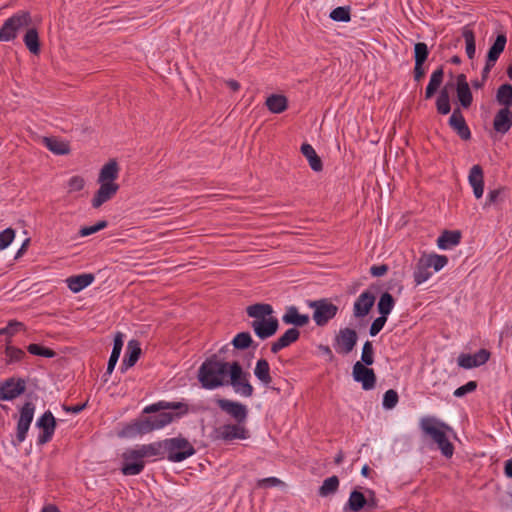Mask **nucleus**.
<instances>
[{"label":"nucleus","mask_w":512,"mask_h":512,"mask_svg":"<svg viewBox=\"0 0 512 512\" xmlns=\"http://www.w3.org/2000/svg\"><path fill=\"white\" fill-rule=\"evenodd\" d=\"M476 387L477 384L475 381H469L465 385L457 388L453 394L455 397L461 398L466 394L473 392L476 389Z\"/></svg>","instance_id":"bf43d9fd"},{"label":"nucleus","mask_w":512,"mask_h":512,"mask_svg":"<svg viewBox=\"0 0 512 512\" xmlns=\"http://www.w3.org/2000/svg\"><path fill=\"white\" fill-rule=\"evenodd\" d=\"M352 375L356 382L361 383L364 390H371L375 387L376 376L373 369L366 367L360 361L354 364Z\"/></svg>","instance_id":"9b49d317"},{"label":"nucleus","mask_w":512,"mask_h":512,"mask_svg":"<svg viewBox=\"0 0 512 512\" xmlns=\"http://www.w3.org/2000/svg\"><path fill=\"white\" fill-rule=\"evenodd\" d=\"M227 385H230L236 394L245 398L251 397L254 392V388L250 383V374L244 371L237 361L231 362Z\"/></svg>","instance_id":"0eeeda50"},{"label":"nucleus","mask_w":512,"mask_h":512,"mask_svg":"<svg viewBox=\"0 0 512 512\" xmlns=\"http://www.w3.org/2000/svg\"><path fill=\"white\" fill-rule=\"evenodd\" d=\"M357 333L351 328L341 329L336 336V350L339 353H350L357 343Z\"/></svg>","instance_id":"ddd939ff"},{"label":"nucleus","mask_w":512,"mask_h":512,"mask_svg":"<svg viewBox=\"0 0 512 512\" xmlns=\"http://www.w3.org/2000/svg\"><path fill=\"white\" fill-rule=\"evenodd\" d=\"M119 356H120V353H117L116 351L111 352V355H110V358L108 361V365H107V373L108 374H111L113 372L115 365L117 364V361L119 359Z\"/></svg>","instance_id":"e2e57ef3"},{"label":"nucleus","mask_w":512,"mask_h":512,"mask_svg":"<svg viewBox=\"0 0 512 512\" xmlns=\"http://www.w3.org/2000/svg\"><path fill=\"white\" fill-rule=\"evenodd\" d=\"M231 362L219 360L215 355L206 359L198 369L197 378L201 387L214 390L227 385Z\"/></svg>","instance_id":"7ed1b4c3"},{"label":"nucleus","mask_w":512,"mask_h":512,"mask_svg":"<svg viewBox=\"0 0 512 512\" xmlns=\"http://www.w3.org/2000/svg\"><path fill=\"white\" fill-rule=\"evenodd\" d=\"M278 320L274 317H268V319L254 320L251 323L255 334L260 339H267L273 336L278 330Z\"/></svg>","instance_id":"a211bd4d"},{"label":"nucleus","mask_w":512,"mask_h":512,"mask_svg":"<svg viewBox=\"0 0 512 512\" xmlns=\"http://www.w3.org/2000/svg\"><path fill=\"white\" fill-rule=\"evenodd\" d=\"M431 268L427 265L422 256L418 259L414 272L413 278L416 285H421L426 282L432 276Z\"/></svg>","instance_id":"c756f323"},{"label":"nucleus","mask_w":512,"mask_h":512,"mask_svg":"<svg viewBox=\"0 0 512 512\" xmlns=\"http://www.w3.org/2000/svg\"><path fill=\"white\" fill-rule=\"evenodd\" d=\"M425 74V71L423 69V65H418L415 63L414 67V78L416 81H419Z\"/></svg>","instance_id":"338daca9"},{"label":"nucleus","mask_w":512,"mask_h":512,"mask_svg":"<svg viewBox=\"0 0 512 512\" xmlns=\"http://www.w3.org/2000/svg\"><path fill=\"white\" fill-rule=\"evenodd\" d=\"M308 306L314 310L313 320L318 326L326 325L338 312V307L328 299L309 301Z\"/></svg>","instance_id":"1a4fd4ad"},{"label":"nucleus","mask_w":512,"mask_h":512,"mask_svg":"<svg viewBox=\"0 0 512 512\" xmlns=\"http://www.w3.org/2000/svg\"><path fill=\"white\" fill-rule=\"evenodd\" d=\"M460 232L458 231H445L437 240V245L440 249H450L460 242Z\"/></svg>","instance_id":"c9c22d12"},{"label":"nucleus","mask_w":512,"mask_h":512,"mask_svg":"<svg viewBox=\"0 0 512 512\" xmlns=\"http://www.w3.org/2000/svg\"><path fill=\"white\" fill-rule=\"evenodd\" d=\"M36 426L42 430L38 443L45 444L52 439L56 427V420L50 411H46L36 422Z\"/></svg>","instance_id":"4468645a"},{"label":"nucleus","mask_w":512,"mask_h":512,"mask_svg":"<svg viewBox=\"0 0 512 512\" xmlns=\"http://www.w3.org/2000/svg\"><path fill=\"white\" fill-rule=\"evenodd\" d=\"M216 402L221 410L233 417L238 423L246 421L248 410L244 404L228 399H218Z\"/></svg>","instance_id":"f8f14e48"},{"label":"nucleus","mask_w":512,"mask_h":512,"mask_svg":"<svg viewBox=\"0 0 512 512\" xmlns=\"http://www.w3.org/2000/svg\"><path fill=\"white\" fill-rule=\"evenodd\" d=\"M366 505H369L367 498L360 491L354 490L350 493L345 510L349 509L352 512H359Z\"/></svg>","instance_id":"473e14b6"},{"label":"nucleus","mask_w":512,"mask_h":512,"mask_svg":"<svg viewBox=\"0 0 512 512\" xmlns=\"http://www.w3.org/2000/svg\"><path fill=\"white\" fill-rule=\"evenodd\" d=\"M23 42L29 52L33 55L40 53L39 34L35 27H28L23 37Z\"/></svg>","instance_id":"cd10ccee"},{"label":"nucleus","mask_w":512,"mask_h":512,"mask_svg":"<svg viewBox=\"0 0 512 512\" xmlns=\"http://www.w3.org/2000/svg\"><path fill=\"white\" fill-rule=\"evenodd\" d=\"M468 182L473 189L476 199H480L484 193V172L480 165H473L469 171Z\"/></svg>","instance_id":"412c9836"},{"label":"nucleus","mask_w":512,"mask_h":512,"mask_svg":"<svg viewBox=\"0 0 512 512\" xmlns=\"http://www.w3.org/2000/svg\"><path fill=\"white\" fill-rule=\"evenodd\" d=\"M143 412L149 414L160 413L127 425L121 431V436L134 437L138 434H146L153 430L162 429L175 419L186 415L189 412V406L184 402L159 401L146 406Z\"/></svg>","instance_id":"f257e3e1"},{"label":"nucleus","mask_w":512,"mask_h":512,"mask_svg":"<svg viewBox=\"0 0 512 512\" xmlns=\"http://www.w3.org/2000/svg\"><path fill=\"white\" fill-rule=\"evenodd\" d=\"M282 321L287 325L303 327L308 324L309 316L306 314H300L295 306H289L287 307L285 314L282 316Z\"/></svg>","instance_id":"393cba45"},{"label":"nucleus","mask_w":512,"mask_h":512,"mask_svg":"<svg viewBox=\"0 0 512 512\" xmlns=\"http://www.w3.org/2000/svg\"><path fill=\"white\" fill-rule=\"evenodd\" d=\"M422 258L425 260L429 268L433 269L434 272H438L441 269H443L447 263L448 258L445 255H439V254H424L422 255Z\"/></svg>","instance_id":"4c0bfd02"},{"label":"nucleus","mask_w":512,"mask_h":512,"mask_svg":"<svg viewBox=\"0 0 512 512\" xmlns=\"http://www.w3.org/2000/svg\"><path fill=\"white\" fill-rule=\"evenodd\" d=\"M25 391V381L10 378L0 387V400H13Z\"/></svg>","instance_id":"f3484780"},{"label":"nucleus","mask_w":512,"mask_h":512,"mask_svg":"<svg viewBox=\"0 0 512 512\" xmlns=\"http://www.w3.org/2000/svg\"><path fill=\"white\" fill-rule=\"evenodd\" d=\"M388 267L386 265H377L370 268V273L375 277H380L386 274Z\"/></svg>","instance_id":"0e129e2a"},{"label":"nucleus","mask_w":512,"mask_h":512,"mask_svg":"<svg viewBox=\"0 0 512 512\" xmlns=\"http://www.w3.org/2000/svg\"><path fill=\"white\" fill-rule=\"evenodd\" d=\"M374 362V349L370 341H366L362 348L361 363L369 366Z\"/></svg>","instance_id":"8fccbe9b"},{"label":"nucleus","mask_w":512,"mask_h":512,"mask_svg":"<svg viewBox=\"0 0 512 512\" xmlns=\"http://www.w3.org/2000/svg\"><path fill=\"white\" fill-rule=\"evenodd\" d=\"M95 277L93 274L86 273V274H80L76 276H71L66 279V283L68 288L74 292L78 293L87 286H89L93 281Z\"/></svg>","instance_id":"bb28decb"},{"label":"nucleus","mask_w":512,"mask_h":512,"mask_svg":"<svg viewBox=\"0 0 512 512\" xmlns=\"http://www.w3.org/2000/svg\"><path fill=\"white\" fill-rule=\"evenodd\" d=\"M449 124L453 128V130L456 131L460 138H462L463 140L470 139V129L467 126L465 119L459 109H455L453 111L449 119Z\"/></svg>","instance_id":"b1692460"},{"label":"nucleus","mask_w":512,"mask_h":512,"mask_svg":"<svg viewBox=\"0 0 512 512\" xmlns=\"http://www.w3.org/2000/svg\"><path fill=\"white\" fill-rule=\"evenodd\" d=\"M141 354L140 344L136 340H130L127 344L126 354L122 365L130 368L135 365Z\"/></svg>","instance_id":"c85d7f7f"},{"label":"nucleus","mask_w":512,"mask_h":512,"mask_svg":"<svg viewBox=\"0 0 512 512\" xmlns=\"http://www.w3.org/2000/svg\"><path fill=\"white\" fill-rule=\"evenodd\" d=\"M123 347V334L118 332L114 337L113 349L112 351H116L117 353H121Z\"/></svg>","instance_id":"69168bd1"},{"label":"nucleus","mask_w":512,"mask_h":512,"mask_svg":"<svg viewBox=\"0 0 512 512\" xmlns=\"http://www.w3.org/2000/svg\"><path fill=\"white\" fill-rule=\"evenodd\" d=\"M301 152L306 157L312 170L319 172L322 170V161L317 155L315 149L310 144H303Z\"/></svg>","instance_id":"72a5a7b5"},{"label":"nucleus","mask_w":512,"mask_h":512,"mask_svg":"<svg viewBox=\"0 0 512 512\" xmlns=\"http://www.w3.org/2000/svg\"><path fill=\"white\" fill-rule=\"evenodd\" d=\"M375 303V295L371 291L362 292L353 305V314L356 318L365 317Z\"/></svg>","instance_id":"aec40b11"},{"label":"nucleus","mask_w":512,"mask_h":512,"mask_svg":"<svg viewBox=\"0 0 512 512\" xmlns=\"http://www.w3.org/2000/svg\"><path fill=\"white\" fill-rule=\"evenodd\" d=\"M507 43V38L505 34H499L495 40V42L490 47L485 67L483 69V77H486L492 67L495 65L501 53L504 51Z\"/></svg>","instance_id":"2eb2a0df"},{"label":"nucleus","mask_w":512,"mask_h":512,"mask_svg":"<svg viewBox=\"0 0 512 512\" xmlns=\"http://www.w3.org/2000/svg\"><path fill=\"white\" fill-rule=\"evenodd\" d=\"M159 453L160 444L158 443L138 445L134 448L127 449L122 455V473L126 476L140 474L145 467L144 459L158 456Z\"/></svg>","instance_id":"39448f33"},{"label":"nucleus","mask_w":512,"mask_h":512,"mask_svg":"<svg viewBox=\"0 0 512 512\" xmlns=\"http://www.w3.org/2000/svg\"><path fill=\"white\" fill-rule=\"evenodd\" d=\"M504 472L508 478H512V459L505 462Z\"/></svg>","instance_id":"774afa93"},{"label":"nucleus","mask_w":512,"mask_h":512,"mask_svg":"<svg viewBox=\"0 0 512 512\" xmlns=\"http://www.w3.org/2000/svg\"><path fill=\"white\" fill-rule=\"evenodd\" d=\"M457 98L463 108H468L472 104L473 96L464 74H459L456 78Z\"/></svg>","instance_id":"4be33fe9"},{"label":"nucleus","mask_w":512,"mask_h":512,"mask_svg":"<svg viewBox=\"0 0 512 512\" xmlns=\"http://www.w3.org/2000/svg\"><path fill=\"white\" fill-rule=\"evenodd\" d=\"M272 312V306L269 304L258 303L247 307L248 316L254 318V320L268 319Z\"/></svg>","instance_id":"f704fd0d"},{"label":"nucleus","mask_w":512,"mask_h":512,"mask_svg":"<svg viewBox=\"0 0 512 512\" xmlns=\"http://www.w3.org/2000/svg\"><path fill=\"white\" fill-rule=\"evenodd\" d=\"M85 184V179L82 176L74 175L67 181V192L71 194L81 191Z\"/></svg>","instance_id":"09e8293b"},{"label":"nucleus","mask_w":512,"mask_h":512,"mask_svg":"<svg viewBox=\"0 0 512 512\" xmlns=\"http://www.w3.org/2000/svg\"><path fill=\"white\" fill-rule=\"evenodd\" d=\"M15 231L12 228H7L0 232V251L6 249L14 240Z\"/></svg>","instance_id":"5fc2aeb1"},{"label":"nucleus","mask_w":512,"mask_h":512,"mask_svg":"<svg viewBox=\"0 0 512 512\" xmlns=\"http://www.w3.org/2000/svg\"><path fill=\"white\" fill-rule=\"evenodd\" d=\"M106 226H107L106 221H100L95 225L81 228L79 231V234L82 237H86V236L92 235V234L102 230Z\"/></svg>","instance_id":"4d7b16f0"},{"label":"nucleus","mask_w":512,"mask_h":512,"mask_svg":"<svg viewBox=\"0 0 512 512\" xmlns=\"http://www.w3.org/2000/svg\"><path fill=\"white\" fill-rule=\"evenodd\" d=\"M436 107L438 113L442 115H446L450 112L451 106H450V99H449V93L446 88L442 89L440 91V94L436 100Z\"/></svg>","instance_id":"37998d69"},{"label":"nucleus","mask_w":512,"mask_h":512,"mask_svg":"<svg viewBox=\"0 0 512 512\" xmlns=\"http://www.w3.org/2000/svg\"><path fill=\"white\" fill-rule=\"evenodd\" d=\"M32 23L29 11L20 10L7 18L0 27V42H10L17 38L19 32L27 29Z\"/></svg>","instance_id":"423d86ee"},{"label":"nucleus","mask_w":512,"mask_h":512,"mask_svg":"<svg viewBox=\"0 0 512 512\" xmlns=\"http://www.w3.org/2000/svg\"><path fill=\"white\" fill-rule=\"evenodd\" d=\"M419 427L423 435L437 446L443 456L452 457L454 446L450 441V435L453 429L449 425L436 417L425 416L420 419Z\"/></svg>","instance_id":"f03ea898"},{"label":"nucleus","mask_w":512,"mask_h":512,"mask_svg":"<svg viewBox=\"0 0 512 512\" xmlns=\"http://www.w3.org/2000/svg\"><path fill=\"white\" fill-rule=\"evenodd\" d=\"M266 106L272 113H282L287 109L288 100L284 95L273 94L266 99Z\"/></svg>","instance_id":"2f4dec72"},{"label":"nucleus","mask_w":512,"mask_h":512,"mask_svg":"<svg viewBox=\"0 0 512 512\" xmlns=\"http://www.w3.org/2000/svg\"><path fill=\"white\" fill-rule=\"evenodd\" d=\"M512 127V112L509 108H501L493 120V128L500 134H506Z\"/></svg>","instance_id":"5701e85b"},{"label":"nucleus","mask_w":512,"mask_h":512,"mask_svg":"<svg viewBox=\"0 0 512 512\" xmlns=\"http://www.w3.org/2000/svg\"><path fill=\"white\" fill-rule=\"evenodd\" d=\"M254 375L263 385H270V383L272 382V377L270 375V366L267 360L259 359L256 362L254 368Z\"/></svg>","instance_id":"7c9ffc66"},{"label":"nucleus","mask_w":512,"mask_h":512,"mask_svg":"<svg viewBox=\"0 0 512 512\" xmlns=\"http://www.w3.org/2000/svg\"><path fill=\"white\" fill-rule=\"evenodd\" d=\"M43 142L51 152L57 155H65L69 153L68 144L56 138L45 137Z\"/></svg>","instance_id":"58836bf2"},{"label":"nucleus","mask_w":512,"mask_h":512,"mask_svg":"<svg viewBox=\"0 0 512 512\" xmlns=\"http://www.w3.org/2000/svg\"><path fill=\"white\" fill-rule=\"evenodd\" d=\"M490 357L486 349H481L475 354H461L458 359V365L464 369H471L485 364Z\"/></svg>","instance_id":"6ab92c4d"},{"label":"nucleus","mask_w":512,"mask_h":512,"mask_svg":"<svg viewBox=\"0 0 512 512\" xmlns=\"http://www.w3.org/2000/svg\"><path fill=\"white\" fill-rule=\"evenodd\" d=\"M5 354L10 362L20 361L25 356V353L23 350L13 347V346H7L6 350H5Z\"/></svg>","instance_id":"6e6d98bb"},{"label":"nucleus","mask_w":512,"mask_h":512,"mask_svg":"<svg viewBox=\"0 0 512 512\" xmlns=\"http://www.w3.org/2000/svg\"><path fill=\"white\" fill-rule=\"evenodd\" d=\"M300 336V332L296 328L288 329L281 337H279L271 345V351L276 354L280 350L288 347L293 342L297 341Z\"/></svg>","instance_id":"a878e982"},{"label":"nucleus","mask_w":512,"mask_h":512,"mask_svg":"<svg viewBox=\"0 0 512 512\" xmlns=\"http://www.w3.org/2000/svg\"><path fill=\"white\" fill-rule=\"evenodd\" d=\"M29 353L37 356H43L47 358H52L55 356V352L49 348L42 347L38 344H30L27 347Z\"/></svg>","instance_id":"603ef678"},{"label":"nucleus","mask_w":512,"mask_h":512,"mask_svg":"<svg viewBox=\"0 0 512 512\" xmlns=\"http://www.w3.org/2000/svg\"><path fill=\"white\" fill-rule=\"evenodd\" d=\"M394 304L395 302L392 295L388 292L383 293L377 304L379 313L387 317L392 311Z\"/></svg>","instance_id":"a19ab883"},{"label":"nucleus","mask_w":512,"mask_h":512,"mask_svg":"<svg viewBox=\"0 0 512 512\" xmlns=\"http://www.w3.org/2000/svg\"><path fill=\"white\" fill-rule=\"evenodd\" d=\"M330 18L337 22H349L351 19L350 7L340 6L333 9L330 13Z\"/></svg>","instance_id":"a18cd8bd"},{"label":"nucleus","mask_w":512,"mask_h":512,"mask_svg":"<svg viewBox=\"0 0 512 512\" xmlns=\"http://www.w3.org/2000/svg\"><path fill=\"white\" fill-rule=\"evenodd\" d=\"M259 487L267 488V487H276V486H284V482L276 477H268L264 479H260L257 483Z\"/></svg>","instance_id":"052dcab7"},{"label":"nucleus","mask_w":512,"mask_h":512,"mask_svg":"<svg viewBox=\"0 0 512 512\" xmlns=\"http://www.w3.org/2000/svg\"><path fill=\"white\" fill-rule=\"evenodd\" d=\"M22 327L23 324L21 322L10 321L6 327L0 329V335L7 334L9 336H12Z\"/></svg>","instance_id":"680f3d73"},{"label":"nucleus","mask_w":512,"mask_h":512,"mask_svg":"<svg viewBox=\"0 0 512 512\" xmlns=\"http://www.w3.org/2000/svg\"><path fill=\"white\" fill-rule=\"evenodd\" d=\"M35 406L31 402L23 405L20 411V417L17 423V440L19 443L26 439L27 432L30 428L31 422L34 417Z\"/></svg>","instance_id":"9d476101"},{"label":"nucleus","mask_w":512,"mask_h":512,"mask_svg":"<svg viewBox=\"0 0 512 512\" xmlns=\"http://www.w3.org/2000/svg\"><path fill=\"white\" fill-rule=\"evenodd\" d=\"M386 321H387V317L383 316V315L376 318L370 326V330H369L370 335L376 336L383 329Z\"/></svg>","instance_id":"13d9d810"},{"label":"nucleus","mask_w":512,"mask_h":512,"mask_svg":"<svg viewBox=\"0 0 512 512\" xmlns=\"http://www.w3.org/2000/svg\"><path fill=\"white\" fill-rule=\"evenodd\" d=\"M496 100L499 104L509 108L512 105V85L502 84L497 90Z\"/></svg>","instance_id":"ea45409f"},{"label":"nucleus","mask_w":512,"mask_h":512,"mask_svg":"<svg viewBox=\"0 0 512 512\" xmlns=\"http://www.w3.org/2000/svg\"><path fill=\"white\" fill-rule=\"evenodd\" d=\"M398 399V394L395 390H387L383 396V407L385 409H393L397 405Z\"/></svg>","instance_id":"864d4df0"},{"label":"nucleus","mask_w":512,"mask_h":512,"mask_svg":"<svg viewBox=\"0 0 512 512\" xmlns=\"http://www.w3.org/2000/svg\"><path fill=\"white\" fill-rule=\"evenodd\" d=\"M503 192L504 190L502 188L490 190L487 194L486 201L484 203V208H488L492 205H496L503 201Z\"/></svg>","instance_id":"3c124183"},{"label":"nucleus","mask_w":512,"mask_h":512,"mask_svg":"<svg viewBox=\"0 0 512 512\" xmlns=\"http://www.w3.org/2000/svg\"><path fill=\"white\" fill-rule=\"evenodd\" d=\"M429 51L426 43L418 42L414 46L415 63L423 65L428 57Z\"/></svg>","instance_id":"49530a36"},{"label":"nucleus","mask_w":512,"mask_h":512,"mask_svg":"<svg viewBox=\"0 0 512 512\" xmlns=\"http://www.w3.org/2000/svg\"><path fill=\"white\" fill-rule=\"evenodd\" d=\"M252 343L251 335L248 332L238 333L232 340V344L237 349H246Z\"/></svg>","instance_id":"de8ad7c7"},{"label":"nucleus","mask_w":512,"mask_h":512,"mask_svg":"<svg viewBox=\"0 0 512 512\" xmlns=\"http://www.w3.org/2000/svg\"><path fill=\"white\" fill-rule=\"evenodd\" d=\"M463 37L465 39L466 43V54L469 59H473L476 52V46H475V36L472 30L465 29L463 31Z\"/></svg>","instance_id":"c03bdc74"},{"label":"nucleus","mask_w":512,"mask_h":512,"mask_svg":"<svg viewBox=\"0 0 512 512\" xmlns=\"http://www.w3.org/2000/svg\"><path fill=\"white\" fill-rule=\"evenodd\" d=\"M443 78H444V71L442 68H438L431 74L429 83L425 90L426 99L431 98L435 94V92L438 90V88L442 84Z\"/></svg>","instance_id":"e433bc0d"},{"label":"nucleus","mask_w":512,"mask_h":512,"mask_svg":"<svg viewBox=\"0 0 512 512\" xmlns=\"http://www.w3.org/2000/svg\"><path fill=\"white\" fill-rule=\"evenodd\" d=\"M339 487V479L337 476H331L323 481L319 488V495L322 497L329 496L337 491Z\"/></svg>","instance_id":"79ce46f5"},{"label":"nucleus","mask_w":512,"mask_h":512,"mask_svg":"<svg viewBox=\"0 0 512 512\" xmlns=\"http://www.w3.org/2000/svg\"><path fill=\"white\" fill-rule=\"evenodd\" d=\"M165 449L168 460L172 462H181L195 453L189 441L181 437L166 440Z\"/></svg>","instance_id":"6e6552de"},{"label":"nucleus","mask_w":512,"mask_h":512,"mask_svg":"<svg viewBox=\"0 0 512 512\" xmlns=\"http://www.w3.org/2000/svg\"><path fill=\"white\" fill-rule=\"evenodd\" d=\"M119 175L118 163L112 159L100 169L97 182L100 185L95 192L91 204L95 209L100 208L104 203L111 200L119 190L116 180Z\"/></svg>","instance_id":"20e7f679"},{"label":"nucleus","mask_w":512,"mask_h":512,"mask_svg":"<svg viewBox=\"0 0 512 512\" xmlns=\"http://www.w3.org/2000/svg\"><path fill=\"white\" fill-rule=\"evenodd\" d=\"M216 433L219 439L225 441L246 439L248 437V431L242 423L222 425L216 430Z\"/></svg>","instance_id":"dca6fc26"}]
</instances>
